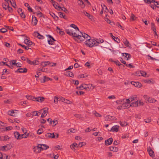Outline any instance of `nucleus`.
<instances>
[{
    "instance_id": "1",
    "label": "nucleus",
    "mask_w": 159,
    "mask_h": 159,
    "mask_svg": "<svg viewBox=\"0 0 159 159\" xmlns=\"http://www.w3.org/2000/svg\"><path fill=\"white\" fill-rule=\"evenodd\" d=\"M143 102L138 101L135 102H133L130 105L127 104L125 102H124L121 107V109H126L129 108L130 107H137L140 105H143Z\"/></svg>"
},
{
    "instance_id": "2",
    "label": "nucleus",
    "mask_w": 159,
    "mask_h": 159,
    "mask_svg": "<svg viewBox=\"0 0 159 159\" xmlns=\"http://www.w3.org/2000/svg\"><path fill=\"white\" fill-rule=\"evenodd\" d=\"M98 43L96 40L91 39L90 37H89V39H87V40L85 42V44L87 46L91 48L96 46V45H97Z\"/></svg>"
},
{
    "instance_id": "3",
    "label": "nucleus",
    "mask_w": 159,
    "mask_h": 159,
    "mask_svg": "<svg viewBox=\"0 0 159 159\" xmlns=\"http://www.w3.org/2000/svg\"><path fill=\"white\" fill-rule=\"evenodd\" d=\"M34 151L36 153H39L42 150H43L42 144H39L36 146L34 148Z\"/></svg>"
},
{
    "instance_id": "4",
    "label": "nucleus",
    "mask_w": 159,
    "mask_h": 159,
    "mask_svg": "<svg viewBox=\"0 0 159 159\" xmlns=\"http://www.w3.org/2000/svg\"><path fill=\"white\" fill-rule=\"evenodd\" d=\"M80 34L79 35L77 39H80V41H83L84 40L85 38H88V37L89 36L88 35L85 33H84L83 34L81 32H80Z\"/></svg>"
},
{
    "instance_id": "5",
    "label": "nucleus",
    "mask_w": 159,
    "mask_h": 159,
    "mask_svg": "<svg viewBox=\"0 0 159 159\" xmlns=\"http://www.w3.org/2000/svg\"><path fill=\"white\" fill-rule=\"evenodd\" d=\"M55 134H56V133H48L45 134V138L48 139L49 138H55Z\"/></svg>"
},
{
    "instance_id": "6",
    "label": "nucleus",
    "mask_w": 159,
    "mask_h": 159,
    "mask_svg": "<svg viewBox=\"0 0 159 159\" xmlns=\"http://www.w3.org/2000/svg\"><path fill=\"white\" fill-rule=\"evenodd\" d=\"M104 119L106 121L111 120H117L116 117L109 115H107L105 116Z\"/></svg>"
},
{
    "instance_id": "7",
    "label": "nucleus",
    "mask_w": 159,
    "mask_h": 159,
    "mask_svg": "<svg viewBox=\"0 0 159 159\" xmlns=\"http://www.w3.org/2000/svg\"><path fill=\"white\" fill-rule=\"evenodd\" d=\"M147 151L151 157H155L154 151L152 150L150 147H149L147 148Z\"/></svg>"
},
{
    "instance_id": "8",
    "label": "nucleus",
    "mask_w": 159,
    "mask_h": 159,
    "mask_svg": "<svg viewBox=\"0 0 159 159\" xmlns=\"http://www.w3.org/2000/svg\"><path fill=\"white\" fill-rule=\"evenodd\" d=\"M27 71V70L26 68H20L18 69L17 70L15 71L16 73H26Z\"/></svg>"
},
{
    "instance_id": "9",
    "label": "nucleus",
    "mask_w": 159,
    "mask_h": 159,
    "mask_svg": "<svg viewBox=\"0 0 159 159\" xmlns=\"http://www.w3.org/2000/svg\"><path fill=\"white\" fill-rule=\"evenodd\" d=\"M67 34L70 36H72L73 37H76L77 38L79 34L77 33L73 32V33H70L68 30L67 31Z\"/></svg>"
},
{
    "instance_id": "10",
    "label": "nucleus",
    "mask_w": 159,
    "mask_h": 159,
    "mask_svg": "<svg viewBox=\"0 0 159 159\" xmlns=\"http://www.w3.org/2000/svg\"><path fill=\"white\" fill-rule=\"evenodd\" d=\"M131 83L135 87H137L138 88H140L142 86V84H141L138 82H135L134 81H132L131 82Z\"/></svg>"
},
{
    "instance_id": "11",
    "label": "nucleus",
    "mask_w": 159,
    "mask_h": 159,
    "mask_svg": "<svg viewBox=\"0 0 159 159\" xmlns=\"http://www.w3.org/2000/svg\"><path fill=\"white\" fill-rule=\"evenodd\" d=\"M113 139L112 138H109L108 139L105 140V144L106 145H109L111 144L113 142Z\"/></svg>"
},
{
    "instance_id": "12",
    "label": "nucleus",
    "mask_w": 159,
    "mask_h": 159,
    "mask_svg": "<svg viewBox=\"0 0 159 159\" xmlns=\"http://www.w3.org/2000/svg\"><path fill=\"white\" fill-rule=\"evenodd\" d=\"M34 36L39 39H44V37L41 35L37 32H35L34 33Z\"/></svg>"
},
{
    "instance_id": "13",
    "label": "nucleus",
    "mask_w": 159,
    "mask_h": 159,
    "mask_svg": "<svg viewBox=\"0 0 159 159\" xmlns=\"http://www.w3.org/2000/svg\"><path fill=\"white\" fill-rule=\"evenodd\" d=\"M43 112L41 116V117L43 118L44 117L47 115V113L48 112V108H43Z\"/></svg>"
},
{
    "instance_id": "14",
    "label": "nucleus",
    "mask_w": 159,
    "mask_h": 159,
    "mask_svg": "<svg viewBox=\"0 0 159 159\" xmlns=\"http://www.w3.org/2000/svg\"><path fill=\"white\" fill-rule=\"evenodd\" d=\"M52 4L54 7L58 11H60L61 8V7H60V6H58V3L56 2H52Z\"/></svg>"
},
{
    "instance_id": "15",
    "label": "nucleus",
    "mask_w": 159,
    "mask_h": 159,
    "mask_svg": "<svg viewBox=\"0 0 159 159\" xmlns=\"http://www.w3.org/2000/svg\"><path fill=\"white\" fill-rule=\"evenodd\" d=\"M122 42L126 47H129V42L127 40V39L125 38H122Z\"/></svg>"
},
{
    "instance_id": "16",
    "label": "nucleus",
    "mask_w": 159,
    "mask_h": 159,
    "mask_svg": "<svg viewBox=\"0 0 159 159\" xmlns=\"http://www.w3.org/2000/svg\"><path fill=\"white\" fill-rule=\"evenodd\" d=\"M15 137L17 139H21V135H20L18 132H16L14 133Z\"/></svg>"
},
{
    "instance_id": "17",
    "label": "nucleus",
    "mask_w": 159,
    "mask_h": 159,
    "mask_svg": "<svg viewBox=\"0 0 159 159\" xmlns=\"http://www.w3.org/2000/svg\"><path fill=\"white\" fill-rule=\"evenodd\" d=\"M111 36L112 38L117 43H119L120 42V39L114 36L112 33H110Z\"/></svg>"
},
{
    "instance_id": "18",
    "label": "nucleus",
    "mask_w": 159,
    "mask_h": 159,
    "mask_svg": "<svg viewBox=\"0 0 159 159\" xmlns=\"http://www.w3.org/2000/svg\"><path fill=\"white\" fill-rule=\"evenodd\" d=\"M24 42L25 44L27 45L28 46H30L32 44V42L30 40L27 39H25L24 40Z\"/></svg>"
},
{
    "instance_id": "19",
    "label": "nucleus",
    "mask_w": 159,
    "mask_h": 159,
    "mask_svg": "<svg viewBox=\"0 0 159 159\" xmlns=\"http://www.w3.org/2000/svg\"><path fill=\"white\" fill-rule=\"evenodd\" d=\"M38 22V20L37 19L36 17L32 16V23L34 25H35L37 24Z\"/></svg>"
},
{
    "instance_id": "20",
    "label": "nucleus",
    "mask_w": 159,
    "mask_h": 159,
    "mask_svg": "<svg viewBox=\"0 0 159 159\" xmlns=\"http://www.w3.org/2000/svg\"><path fill=\"white\" fill-rule=\"evenodd\" d=\"M44 78L42 80H41V83H44L46 81H47L48 80H51L52 81V79L48 77H47L46 76H44L43 77Z\"/></svg>"
},
{
    "instance_id": "21",
    "label": "nucleus",
    "mask_w": 159,
    "mask_h": 159,
    "mask_svg": "<svg viewBox=\"0 0 159 159\" xmlns=\"http://www.w3.org/2000/svg\"><path fill=\"white\" fill-rule=\"evenodd\" d=\"M65 75L67 76H69L71 77H73L74 76L73 73L70 71H66V73H65Z\"/></svg>"
},
{
    "instance_id": "22",
    "label": "nucleus",
    "mask_w": 159,
    "mask_h": 159,
    "mask_svg": "<svg viewBox=\"0 0 159 159\" xmlns=\"http://www.w3.org/2000/svg\"><path fill=\"white\" fill-rule=\"evenodd\" d=\"M16 111V110H13L11 111H9L7 112V114L11 116H16V114L15 113V111Z\"/></svg>"
},
{
    "instance_id": "23",
    "label": "nucleus",
    "mask_w": 159,
    "mask_h": 159,
    "mask_svg": "<svg viewBox=\"0 0 159 159\" xmlns=\"http://www.w3.org/2000/svg\"><path fill=\"white\" fill-rule=\"evenodd\" d=\"M35 99H33L34 100L38 101L39 102H42L44 100V98L43 97H37V98H35Z\"/></svg>"
},
{
    "instance_id": "24",
    "label": "nucleus",
    "mask_w": 159,
    "mask_h": 159,
    "mask_svg": "<svg viewBox=\"0 0 159 159\" xmlns=\"http://www.w3.org/2000/svg\"><path fill=\"white\" fill-rule=\"evenodd\" d=\"M49 14L51 16L56 20H58L59 17L55 15V14L52 12L50 11Z\"/></svg>"
},
{
    "instance_id": "25",
    "label": "nucleus",
    "mask_w": 159,
    "mask_h": 159,
    "mask_svg": "<svg viewBox=\"0 0 159 159\" xmlns=\"http://www.w3.org/2000/svg\"><path fill=\"white\" fill-rule=\"evenodd\" d=\"M118 127H117L116 125L114 126L111 128L110 131L117 132L119 130Z\"/></svg>"
},
{
    "instance_id": "26",
    "label": "nucleus",
    "mask_w": 159,
    "mask_h": 159,
    "mask_svg": "<svg viewBox=\"0 0 159 159\" xmlns=\"http://www.w3.org/2000/svg\"><path fill=\"white\" fill-rule=\"evenodd\" d=\"M109 149L111 151L114 152H117L118 151V148L115 147L111 146L109 148Z\"/></svg>"
},
{
    "instance_id": "27",
    "label": "nucleus",
    "mask_w": 159,
    "mask_h": 159,
    "mask_svg": "<svg viewBox=\"0 0 159 159\" xmlns=\"http://www.w3.org/2000/svg\"><path fill=\"white\" fill-rule=\"evenodd\" d=\"M1 138L2 140L3 141L8 140L10 138L7 135L2 136Z\"/></svg>"
},
{
    "instance_id": "28",
    "label": "nucleus",
    "mask_w": 159,
    "mask_h": 159,
    "mask_svg": "<svg viewBox=\"0 0 159 159\" xmlns=\"http://www.w3.org/2000/svg\"><path fill=\"white\" fill-rule=\"evenodd\" d=\"M62 99V102H63L65 103L70 104L71 103V102L70 101L67 100L66 99H65L64 98H61Z\"/></svg>"
},
{
    "instance_id": "29",
    "label": "nucleus",
    "mask_w": 159,
    "mask_h": 159,
    "mask_svg": "<svg viewBox=\"0 0 159 159\" xmlns=\"http://www.w3.org/2000/svg\"><path fill=\"white\" fill-rule=\"evenodd\" d=\"M93 113L97 117H100L102 116L101 114L97 112L96 111H93Z\"/></svg>"
},
{
    "instance_id": "30",
    "label": "nucleus",
    "mask_w": 159,
    "mask_h": 159,
    "mask_svg": "<svg viewBox=\"0 0 159 159\" xmlns=\"http://www.w3.org/2000/svg\"><path fill=\"white\" fill-rule=\"evenodd\" d=\"M49 61L42 62H41V66L43 67H45L47 66V64H49Z\"/></svg>"
},
{
    "instance_id": "31",
    "label": "nucleus",
    "mask_w": 159,
    "mask_h": 159,
    "mask_svg": "<svg viewBox=\"0 0 159 159\" xmlns=\"http://www.w3.org/2000/svg\"><path fill=\"white\" fill-rule=\"evenodd\" d=\"M96 41L97 42V43H98L97 45H96V46H98L99 43H102L104 42V40L102 39H97Z\"/></svg>"
},
{
    "instance_id": "32",
    "label": "nucleus",
    "mask_w": 159,
    "mask_h": 159,
    "mask_svg": "<svg viewBox=\"0 0 159 159\" xmlns=\"http://www.w3.org/2000/svg\"><path fill=\"white\" fill-rule=\"evenodd\" d=\"M129 98V100H130V101L131 102H132V101H135V102L137 101V98L136 97H131V98ZM138 101H140V100H138Z\"/></svg>"
},
{
    "instance_id": "33",
    "label": "nucleus",
    "mask_w": 159,
    "mask_h": 159,
    "mask_svg": "<svg viewBox=\"0 0 159 159\" xmlns=\"http://www.w3.org/2000/svg\"><path fill=\"white\" fill-rule=\"evenodd\" d=\"M76 130L75 129L71 128L69 129L68 130L67 132L68 133L70 134L72 133H75L76 132Z\"/></svg>"
},
{
    "instance_id": "34",
    "label": "nucleus",
    "mask_w": 159,
    "mask_h": 159,
    "mask_svg": "<svg viewBox=\"0 0 159 159\" xmlns=\"http://www.w3.org/2000/svg\"><path fill=\"white\" fill-rule=\"evenodd\" d=\"M120 125L122 126H125L128 125V123L125 121L120 122Z\"/></svg>"
},
{
    "instance_id": "35",
    "label": "nucleus",
    "mask_w": 159,
    "mask_h": 159,
    "mask_svg": "<svg viewBox=\"0 0 159 159\" xmlns=\"http://www.w3.org/2000/svg\"><path fill=\"white\" fill-rule=\"evenodd\" d=\"M70 26L71 27H72L73 28H74L75 30H77L78 31H79V28H78V27H77V26L76 25H75V24H72L70 25Z\"/></svg>"
},
{
    "instance_id": "36",
    "label": "nucleus",
    "mask_w": 159,
    "mask_h": 159,
    "mask_svg": "<svg viewBox=\"0 0 159 159\" xmlns=\"http://www.w3.org/2000/svg\"><path fill=\"white\" fill-rule=\"evenodd\" d=\"M57 30L59 31V33L60 34L63 35L65 34L64 31L61 30V29H60L58 27H57Z\"/></svg>"
},
{
    "instance_id": "37",
    "label": "nucleus",
    "mask_w": 159,
    "mask_h": 159,
    "mask_svg": "<svg viewBox=\"0 0 159 159\" xmlns=\"http://www.w3.org/2000/svg\"><path fill=\"white\" fill-rule=\"evenodd\" d=\"M125 102V99L124 98L122 99H120L119 100L116 101V102L117 103H123Z\"/></svg>"
},
{
    "instance_id": "38",
    "label": "nucleus",
    "mask_w": 159,
    "mask_h": 159,
    "mask_svg": "<svg viewBox=\"0 0 159 159\" xmlns=\"http://www.w3.org/2000/svg\"><path fill=\"white\" fill-rule=\"evenodd\" d=\"M146 102L148 103H151V100H152V98L150 97H148L146 98Z\"/></svg>"
},
{
    "instance_id": "39",
    "label": "nucleus",
    "mask_w": 159,
    "mask_h": 159,
    "mask_svg": "<svg viewBox=\"0 0 159 159\" xmlns=\"http://www.w3.org/2000/svg\"><path fill=\"white\" fill-rule=\"evenodd\" d=\"M77 144L76 143H73L71 145H70V147L71 148L73 149L74 148V147H76L77 146Z\"/></svg>"
},
{
    "instance_id": "40",
    "label": "nucleus",
    "mask_w": 159,
    "mask_h": 159,
    "mask_svg": "<svg viewBox=\"0 0 159 159\" xmlns=\"http://www.w3.org/2000/svg\"><path fill=\"white\" fill-rule=\"evenodd\" d=\"M125 57H126V60H128L130 58V54L128 53H125Z\"/></svg>"
},
{
    "instance_id": "41",
    "label": "nucleus",
    "mask_w": 159,
    "mask_h": 159,
    "mask_svg": "<svg viewBox=\"0 0 159 159\" xmlns=\"http://www.w3.org/2000/svg\"><path fill=\"white\" fill-rule=\"evenodd\" d=\"M18 45H20V46H21V47H22L23 48H24L26 50H28L29 49H31L30 48L26 46L25 45H22L21 44H20V43H19Z\"/></svg>"
},
{
    "instance_id": "42",
    "label": "nucleus",
    "mask_w": 159,
    "mask_h": 159,
    "mask_svg": "<svg viewBox=\"0 0 159 159\" xmlns=\"http://www.w3.org/2000/svg\"><path fill=\"white\" fill-rule=\"evenodd\" d=\"M43 132V130L42 129H39L37 132V133L39 134H42Z\"/></svg>"
},
{
    "instance_id": "43",
    "label": "nucleus",
    "mask_w": 159,
    "mask_h": 159,
    "mask_svg": "<svg viewBox=\"0 0 159 159\" xmlns=\"http://www.w3.org/2000/svg\"><path fill=\"white\" fill-rule=\"evenodd\" d=\"M39 64V61L37 60H34L32 61V65H37Z\"/></svg>"
},
{
    "instance_id": "44",
    "label": "nucleus",
    "mask_w": 159,
    "mask_h": 159,
    "mask_svg": "<svg viewBox=\"0 0 159 159\" xmlns=\"http://www.w3.org/2000/svg\"><path fill=\"white\" fill-rule=\"evenodd\" d=\"M58 14L59 15V16L61 18H63L65 19H66L65 18V15H63L62 13L61 12H59Z\"/></svg>"
},
{
    "instance_id": "45",
    "label": "nucleus",
    "mask_w": 159,
    "mask_h": 159,
    "mask_svg": "<svg viewBox=\"0 0 159 159\" xmlns=\"http://www.w3.org/2000/svg\"><path fill=\"white\" fill-rule=\"evenodd\" d=\"M136 18V17L135 16L133 13H132L130 19L132 20H135Z\"/></svg>"
},
{
    "instance_id": "46",
    "label": "nucleus",
    "mask_w": 159,
    "mask_h": 159,
    "mask_svg": "<svg viewBox=\"0 0 159 159\" xmlns=\"http://www.w3.org/2000/svg\"><path fill=\"white\" fill-rule=\"evenodd\" d=\"M29 135V134L28 133V134H26V133L24 134H22L21 135V139H22L23 138H26Z\"/></svg>"
},
{
    "instance_id": "47",
    "label": "nucleus",
    "mask_w": 159,
    "mask_h": 159,
    "mask_svg": "<svg viewBox=\"0 0 159 159\" xmlns=\"http://www.w3.org/2000/svg\"><path fill=\"white\" fill-rule=\"evenodd\" d=\"M42 146H43L42 147L43 150V149L46 150L49 148V147L48 146L45 144H42Z\"/></svg>"
},
{
    "instance_id": "48",
    "label": "nucleus",
    "mask_w": 159,
    "mask_h": 159,
    "mask_svg": "<svg viewBox=\"0 0 159 159\" xmlns=\"http://www.w3.org/2000/svg\"><path fill=\"white\" fill-rule=\"evenodd\" d=\"M54 102L56 104H57L58 103V102L59 99H58V98L57 96H55L54 97Z\"/></svg>"
},
{
    "instance_id": "49",
    "label": "nucleus",
    "mask_w": 159,
    "mask_h": 159,
    "mask_svg": "<svg viewBox=\"0 0 159 159\" xmlns=\"http://www.w3.org/2000/svg\"><path fill=\"white\" fill-rule=\"evenodd\" d=\"M141 75V76H143L144 77H146L147 75V73L144 71H143L142 70L140 71Z\"/></svg>"
},
{
    "instance_id": "50",
    "label": "nucleus",
    "mask_w": 159,
    "mask_h": 159,
    "mask_svg": "<svg viewBox=\"0 0 159 159\" xmlns=\"http://www.w3.org/2000/svg\"><path fill=\"white\" fill-rule=\"evenodd\" d=\"M47 36L49 38V39H51V40L53 42H54V41H56V40L53 38L50 35H47Z\"/></svg>"
},
{
    "instance_id": "51",
    "label": "nucleus",
    "mask_w": 159,
    "mask_h": 159,
    "mask_svg": "<svg viewBox=\"0 0 159 159\" xmlns=\"http://www.w3.org/2000/svg\"><path fill=\"white\" fill-rule=\"evenodd\" d=\"M48 44L50 45H52L54 43V42H53L50 39L48 40Z\"/></svg>"
},
{
    "instance_id": "52",
    "label": "nucleus",
    "mask_w": 159,
    "mask_h": 159,
    "mask_svg": "<svg viewBox=\"0 0 159 159\" xmlns=\"http://www.w3.org/2000/svg\"><path fill=\"white\" fill-rule=\"evenodd\" d=\"M6 146L7 147V150H9L11 149V145L10 144H8L6 145Z\"/></svg>"
},
{
    "instance_id": "53",
    "label": "nucleus",
    "mask_w": 159,
    "mask_h": 159,
    "mask_svg": "<svg viewBox=\"0 0 159 159\" xmlns=\"http://www.w3.org/2000/svg\"><path fill=\"white\" fill-rule=\"evenodd\" d=\"M87 75L85 74H81L79 75V77L80 78H84L87 77Z\"/></svg>"
},
{
    "instance_id": "54",
    "label": "nucleus",
    "mask_w": 159,
    "mask_h": 159,
    "mask_svg": "<svg viewBox=\"0 0 159 159\" xmlns=\"http://www.w3.org/2000/svg\"><path fill=\"white\" fill-rule=\"evenodd\" d=\"M7 31V30L4 28H2L0 29V32H1L2 33H5Z\"/></svg>"
},
{
    "instance_id": "55",
    "label": "nucleus",
    "mask_w": 159,
    "mask_h": 159,
    "mask_svg": "<svg viewBox=\"0 0 159 159\" xmlns=\"http://www.w3.org/2000/svg\"><path fill=\"white\" fill-rule=\"evenodd\" d=\"M147 56L148 57H149V58H148V59L149 60V59H151V60H157V61H159L158 60H157V59H156L155 58H153L152 57H151L149 55H148Z\"/></svg>"
},
{
    "instance_id": "56",
    "label": "nucleus",
    "mask_w": 159,
    "mask_h": 159,
    "mask_svg": "<svg viewBox=\"0 0 159 159\" xmlns=\"http://www.w3.org/2000/svg\"><path fill=\"white\" fill-rule=\"evenodd\" d=\"M74 116L76 118H78L79 119L82 118V116L80 114H75Z\"/></svg>"
},
{
    "instance_id": "57",
    "label": "nucleus",
    "mask_w": 159,
    "mask_h": 159,
    "mask_svg": "<svg viewBox=\"0 0 159 159\" xmlns=\"http://www.w3.org/2000/svg\"><path fill=\"white\" fill-rule=\"evenodd\" d=\"M61 10L62 11H64L66 13H67L68 12V10L64 7H61Z\"/></svg>"
},
{
    "instance_id": "58",
    "label": "nucleus",
    "mask_w": 159,
    "mask_h": 159,
    "mask_svg": "<svg viewBox=\"0 0 159 159\" xmlns=\"http://www.w3.org/2000/svg\"><path fill=\"white\" fill-rule=\"evenodd\" d=\"M32 117H33L34 116H37L38 115V111H34L32 112Z\"/></svg>"
},
{
    "instance_id": "59",
    "label": "nucleus",
    "mask_w": 159,
    "mask_h": 159,
    "mask_svg": "<svg viewBox=\"0 0 159 159\" xmlns=\"http://www.w3.org/2000/svg\"><path fill=\"white\" fill-rule=\"evenodd\" d=\"M37 15L39 16L40 15V17H43L44 15L40 11H38L37 13Z\"/></svg>"
},
{
    "instance_id": "60",
    "label": "nucleus",
    "mask_w": 159,
    "mask_h": 159,
    "mask_svg": "<svg viewBox=\"0 0 159 159\" xmlns=\"http://www.w3.org/2000/svg\"><path fill=\"white\" fill-rule=\"evenodd\" d=\"M16 60H11L10 61V62L12 63V65H14L15 66V65H16Z\"/></svg>"
},
{
    "instance_id": "61",
    "label": "nucleus",
    "mask_w": 159,
    "mask_h": 159,
    "mask_svg": "<svg viewBox=\"0 0 159 159\" xmlns=\"http://www.w3.org/2000/svg\"><path fill=\"white\" fill-rule=\"evenodd\" d=\"M114 62L116 65L118 66H120L121 65H122L118 61H113Z\"/></svg>"
},
{
    "instance_id": "62",
    "label": "nucleus",
    "mask_w": 159,
    "mask_h": 159,
    "mask_svg": "<svg viewBox=\"0 0 159 159\" xmlns=\"http://www.w3.org/2000/svg\"><path fill=\"white\" fill-rule=\"evenodd\" d=\"M78 4L80 5H84V3L83 1L82 0H78Z\"/></svg>"
},
{
    "instance_id": "63",
    "label": "nucleus",
    "mask_w": 159,
    "mask_h": 159,
    "mask_svg": "<svg viewBox=\"0 0 159 159\" xmlns=\"http://www.w3.org/2000/svg\"><path fill=\"white\" fill-rule=\"evenodd\" d=\"M58 123V121L56 120L55 119L53 121V126H55Z\"/></svg>"
},
{
    "instance_id": "64",
    "label": "nucleus",
    "mask_w": 159,
    "mask_h": 159,
    "mask_svg": "<svg viewBox=\"0 0 159 159\" xmlns=\"http://www.w3.org/2000/svg\"><path fill=\"white\" fill-rule=\"evenodd\" d=\"M154 4V5L156 6V8H159V4L157 1H155Z\"/></svg>"
}]
</instances>
